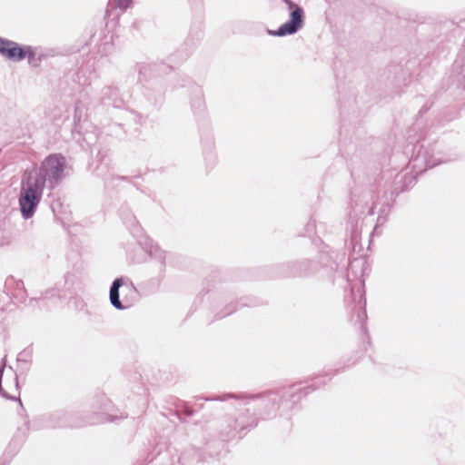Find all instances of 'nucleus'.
<instances>
[{
    "label": "nucleus",
    "mask_w": 465,
    "mask_h": 465,
    "mask_svg": "<svg viewBox=\"0 0 465 465\" xmlns=\"http://www.w3.org/2000/svg\"><path fill=\"white\" fill-rule=\"evenodd\" d=\"M45 186L40 178H34L29 173L25 172L22 181L18 197L21 215L28 220L34 216L36 209L42 200Z\"/></svg>",
    "instance_id": "f257e3e1"
},
{
    "label": "nucleus",
    "mask_w": 465,
    "mask_h": 465,
    "mask_svg": "<svg viewBox=\"0 0 465 465\" xmlns=\"http://www.w3.org/2000/svg\"><path fill=\"white\" fill-rule=\"evenodd\" d=\"M5 370V360L0 366V394L6 399H16L18 392V378L12 367H10V381H5L6 390L2 387V377Z\"/></svg>",
    "instance_id": "1a4fd4ad"
},
{
    "label": "nucleus",
    "mask_w": 465,
    "mask_h": 465,
    "mask_svg": "<svg viewBox=\"0 0 465 465\" xmlns=\"http://www.w3.org/2000/svg\"><path fill=\"white\" fill-rule=\"evenodd\" d=\"M450 155L448 154L441 144L434 143L429 146L421 145L415 158L413 159L414 166L420 163H424L425 169L432 168L440 163L450 161Z\"/></svg>",
    "instance_id": "39448f33"
},
{
    "label": "nucleus",
    "mask_w": 465,
    "mask_h": 465,
    "mask_svg": "<svg viewBox=\"0 0 465 465\" xmlns=\"http://www.w3.org/2000/svg\"><path fill=\"white\" fill-rule=\"evenodd\" d=\"M254 420L251 417H247L245 415H241L238 419L233 421V428L231 432H232V437L238 436L242 437L241 432L249 427L255 426Z\"/></svg>",
    "instance_id": "4468645a"
},
{
    "label": "nucleus",
    "mask_w": 465,
    "mask_h": 465,
    "mask_svg": "<svg viewBox=\"0 0 465 465\" xmlns=\"http://www.w3.org/2000/svg\"><path fill=\"white\" fill-rule=\"evenodd\" d=\"M66 160L61 154L46 157L37 171L28 172L34 178H40L48 190L54 189L68 174Z\"/></svg>",
    "instance_id": "f03ea898"
},
{
    "label": "nucleus",
    "mask_w": 465,
    "mask_h": 465,
    "mask_svg": "<svg viewBox=\"0 0 465 465\" xmlns=\"http://www.w3.org/2000/svg\"><path fill=\"white\" fill-rule=\"evenodd\" d=\"M381 216H379V218H378V222H381Z\"/></svg>",
    "instance_id": "b1692460"
},
{
    "label": "nucleus",
    "mask_w": 465,
    "mask_h": 465,
    "mask_svg": "<svg viewBox=\"0 0 465 465\" xmlns=\"http://www.w3.org/2000/svg\"><path fill=\"white\" fill-rule=\"evenodd\" d=\"M25 45H20L18 43L1 38L0 41V54L8 60L20 62L24 60Z\"/></svg>",
    "instance_id": "6e6552de"
},
{
    "label": "nucleus",
    "mask_w": 465,
    "mask_h": 465,
    "mask_svg": "<svg viewBox=\"0 0 465 465\" xmlns=\"http://www.w3.org/2000/svg\"><path fill=\"white\" fill-rule=\"evenodd\" d=\"M249 399H250V400H255V399H258V398H257V397H253V396H252V397H250Z\"/></svg>",
    "instance_id": "5701e85b"
},
{
    "label": "nucleus",
    "mask_w": 465,
    "mask_h": 465,
    "mask_svg": "<svg viewBox=\"0 0 465 465\" xmlns=\"http://www.w3.org/2000/svg\"><path fill=\"white\" fill-rule=\"evenodd\" d=\"M452 71L457 74L458 84L462 85L465 89V40L462 45V48L458 54V57L453 64Z\"/></svg>",
    "instance_id": "f8f14e48"
},
{
    "label": "nucleus",
    "mask_w": 465,
    "mask_h": 465,
    "mask_svg": "<svg viewBox=\"0 0 465 465\" xmlns=\"http://www.w3.org/2000/svg\"><path fill=\"white\" fill-rule=\"evenodd\" d=\"M238 399V400H241V401H245L247 398L242 396V395H237V394H232V393H228V394H224L219 398H217L216 400H219V401H226L228 399Z\"/></svg>",
    "instance_id": "f3484780"
},
{
    "label": "nucleus",
    "mask_w": 465,
    "mask_h": 465,
    "mask_svg": "<svg viewBox=\"0 0 465 465\" xmlns=\"http://www.w3.org/2000/svg\"><path fill=\"white\" fill-rule=\"evenodd\" d=\"M268 400L266 399H262V405H265V401H267Z\"/></svg>",
    "instance_id": "4be33fe9"
},
{
    "label": "nucleus",
    "mask_w": 465,
    "mask_h": 465,
    "mask_svg": "<svg viewBox=\"0 0 465 465\" xmlns=\"http://www.w3.org/2000/svg\"><path fill=\"white\" fill-rule=\"evenodd\" d=\"M173 88H187L190 94V103L192 108L202 110L204 107V95L203 87L193 82L187 76H178L173 82Z\"/></svg>",
    "instance_id": "0eeeda50"
},
{
    "label": "nucleus",
    "mask_w": 465,
    "mask_h": 465,
    "mask_svg": "<svg viewBox=\"0 0 465 465\" xmlns=\"http://www.w3.org/2000/svg\"><path fill=\"white\" fill-rule=\"evenodd\" d=\"M290 10L289 19L278 27L276 31L269 30L271 35L279 37L292 35L299 32L304 25L305 15L303 8L292 0H282Z\"/></svg>",
    "instance_id": "20e7f679"
},
{
    "label": "nucleus",
    "mask_w": 465,
    "mask_h": 465,
    "mask_svg": "<svg viewBox=\"0 0 465 465\" xmlns=\"http://www.w3.org/2000/svg\"><path fill=\"white\" fill-rule=\"evenodd\" d=\"M351 295L353 298L354 302L356 303V306L359 309L358 312V320L363 323L367 319V313H366V298H365V291H364V285L362 282L359 283L357 286L351 287Z\"/></svg>",
    "instance_id": "9d476101"
},
{
    "label": "nucleus",
    "mask_w": 465,
    "mask_h": 465,
    "mask_svg": "<svg viewBox=\"0 0 465 465\" xmlns=\"http://www.w3.org/2000/svg\"><path fill=\"white\" fill-rule=\"evenodd\" d=\"M373 213H374V212H373V207H372V208H371V209H370L369 213H370V214H373Z\"/></svg>",
    "instance_id": "aec40b11"
},
{
    "label": "nucleus",
    "mask_w": 465,
    "mask_h": 465,
    "mask_svg": "<svg viewBox=\"0 0 465 465\" xmlns=\"http://www.w3.org/2000/svg\"><path fill=\"white\" fill-rule=\"evenodd\" d=\"M82 111L80 109L79 104H76L75 105V115L74 116H81Z\"/></svg>",
    "instance_id": "6ab92c4d"
},
{
    "label": "nucleus",
    "mask_w": 465,
    "mask_h": 465,
    "mask_svg": "<svg viewBox=\"0 0 465 465\" xmlns=\"http://www.w3.org/2000/svg\"><path fill=\"white\" fill-rule=\"evenodd\" d=\"M131 233L138 239V243L148 253L150 257L157 260L162 266L164 265L166 260V252L161 249L151 239L143 235L142 227L134 219L128 225Z\"/></svg>",
    "instance_id": "423d86ee"
},
{
    "label": "nucleus",
    "mask_w": 465,
    "mask_h": 465,
    "mask_svg": "<svg viewBox=\"0 0 465 465\" xmlns=\"http://www.w3.org/2000/svg\"><path fill=\"white\" fill-rule=\"evenodd\" d=\"M151 65H142L139 69L138 82L143 88V94L151 104H158L163 100L166 86L163 79L152 75Z\"/></svg>",
    "instance_id": "7ed1b4c3"
},
{
    "label": "nucleus",
    "mask_w": 465,
    "mask_h": 465,
    "mask_svg": "<svg viewBox=\"0 0 465 465\" xmlns=\"http://www.w3.org/2000/svg\"><path fill=\"white\" fill-rule=\"evenodd\" d=\"M133 0H118L117 6L122 10L128 9L132 5Z\"/></svg>",
    "instance_id": "a211bd4d"
},
{
    "label": "nucleus",
    "mask_w": 465,
    "mask_h": 465,
    "mask_svg": "<svg viewBox=\"0 0 465 465\" xmlns=\"http://www.w3.org/2000/svg\"><path fill=\"white\" fill-rule=\"evenodd\" d=\"M24 59L27 58L28 64L36 66L40 63V59L35 58V49L31 45H25L24 49Z\"/></svg>",
    "instance_id": "dca6fc26"
},
{
    "label": "nucleus",
    "mask_w": 465,
    "mask_h": 465,
    "mask_svg": "<svg viewBox=\"0 0 465 465\" xmlns=\"http://www.w3.org/2000/svg\"><path fill=\"white\" fill-rule=\"evenodd\" d=\"M6 376H9V377H10V372H9V373H6Z\"/></svg>",
    "instance_id": "393cba45"
},
{
    "label": "nucleus",
    "mask_w": 465,
    "mask_h": 465,
    "mask_svg": "<svg viewBox=\"0 0 465 465\" xmlns=\"http://www.w3.org/2000/svg\"><path fill=\"white\" fill-rule=\"evenodd\" d=\"M229 427H232L229 433L232 435V432H231V431L232 430L233 426H232V424H229Z\"/></svg>",
    "instance_id": "412c9836"
},
{
    "label": "nucleus",
    "mask_w": 465,
    "mask_h": 465,
    "mask_svg": "<svg viewBox=\"0 0 465 465\" xmlns=\"http://www.w3.org/2000/svg\"><path fill=\"white\" fill-rule=\"evenodd\" d=\"M102 101L105 106L122 107L124 101L119 97V90L114 86H106L102 90Z\"/></svg>",
    "instance_id": "9b49d317"
},
{
    "label": "nucleus",
    "mask_w": 465,
    "mask_h": 465,
    "mask_svg": "<svg viewBox=\"0 0 465 465\" xmlns=\"http://www.w3.org/2000/svg\"><path fill=\"white\" fill-rule=\"evenodd\" d=\"M318 269V264L311 261H302L298 264V271L300 275H310Z\"/></svg>",
    "instance_id": "2eb2a0df"
},
{
    "label": "nucleus",
    "mask_w": 465,
    "mask_h": 465,
    "mask_svg": "<svg viewBox=\"0 0 465 465\" xmlns=\"http://www.w3.org/2000/svg\"><path fill=\"white\" fill-rule=\"evenodd\" d=\"M124 285V279L122 277L116 278L111 287L109 292V299L111 304L117 310H124L126 306H124L120 301L119 289Z\"/></svg>",
    "instance_id": "ddd939ff"
}]
</instances>
